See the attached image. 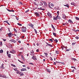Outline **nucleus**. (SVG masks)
Segmentation results:
<instances>
[{
  "label": "nucleus",
  "mask_w": 79,
  "mask_h": 79,
  "mask_svg": "<svg viewBox=\"0 0 79 79\" xmlns=\"http://www.w3.org/2000/svg\"><path fill=\"white\" fill-rule=\"evenodd\" d=\"M22 32H26V27H23L22 28Z\"/></svg>",
  "instance_id": "1"
},
{
  "label": "nucleus",
  "mask_w": 79,
  "mask_h": 79,
  "mask_svg": "<svg viewBox=\"0 0 79 79\" xmlns=\"http://www.w3.org/2000/svg\"><path fill=\"white\" fill-rule=\"evenodd\" d=\"M46 44H47V45L46 46V47H48V46H49V47H53V45H52L48 43L47 42H46Z\"/></svg>",
  "instance_id": "2"
},
{
  "label": "nucleus",
  "mask_w": 79,
  "mask_h": 79,
  "mask_svg": "<svg viewBox=\"0 0 79 79\" xmlns=\"http://www.w3.org/2000/svg\"><path fill=\"white\" fill-rule=\"evenodd\" d=\"M7 35L9 36V37H11V36L13 35V34H12V33H8Z\"/></svg>",
  "instance_id": "3"
},
{
  "label": "nucleus",
  "mask_w": 79,
  "mask_h": 79,
  "mask_svg": "<svg viewBox=\"0 0 79 79\" xmlns=\"http://www.w3.org/2000/svg\"><path fill=\"white\" fill-rule=\"evenodd\" d=\"M10 41L12 42H13V43H16V41H15L14 39H11L10 40Z\"/></svg>",
  "instance_id": "4"
},
{
  "label": "nucleus",
  "mask_w": 79,
  "mask_h": 79,
  "mask_svg": "<svg viewBox=\"0 0 79 79\" xmlns=\"http://www.w3.org/2000/svg\"><path fill=\"white\" fill-rule=\"evenodd\" d=\"M47 15L50 18H52V14H51V13H47Z\"/></svg>",
  "instance_id": "5"
},
{
  "label": "nucleus",
  "mask_w": 79,
  "mask_h": 79,
  "mask_svg": "<svg viewBox=\"0 0 79 79\" xmlns=\"http://www.w3.org/2000/svg\"><path fill=\"white\" fill-rule=\"evenodd\" d=\"M34 26V25L33 24H32L31 23H30V24H29V26H30V27H32L33 29H34V28L33 27Z\"/></svg>",
  "instance_id": "6"
},
{
  "label": "nucleus",
  "mask_w": 79,
  "mask_h": 79,
  "mask_svg": "<svg viewBox=\"0 0 79 79\" xmlns=\"http://www.w3.org/2000/svg\"><path fill=\"white\" fill-rule=\"evenodd\" d=\"M36 56H33L32 57H31L32 59H33L34 60H37V59L36 58H35Z\"/></svg>",
  "instance_id": "7"
},
{
  "label": "nucleus",
  "mask_w": 79,
  "mask_h": 79,
  "mask_svg": "<svg viewBox=\"0 0 79 79\" xmlns=\"http://www.w3.org/2000/svg\"><path fill=\"white\" fill-rule=\"evenodd\" d=\"M6 10H7V11H9L10 12H14L15 11H14V10H9V9H6Z\"/></svg>",
  "instance_id": "8"
},
{
  "label": "nucleus",
  "mask_w": 79,
  "mask_h": 79,
  "mask_svg": "<svg viewBox=\"0 0 79 79\" xmlns=\"http://www.w3.org/2000/svg\"><path fill=\"white\" fill-rule=\"evenodd\" d=\"M21 71H27V70L25 68H23L21 69Z\"/></svg>",
  "instance_id": "9"
},
{
  "label": "nucleus",
  "mask_w": 79,
  "mask_h": 79,
  "mask_svg": "<svg viewBox=\"0 0 79 79\" xmlns=\"http://www.w3.org/2000/svg\"><path fill=\"white\" fill-rule=\"evenodd\" d=\"M51 26L52 27V28L53 30L54 31H55V27H54V26H53V25L52 24H51Z\"/></svg>",
  "instance_id": "10"
},
{
  "label": "nucleus",
  "mask_w": 79,
  "mask_h": 79,
  "mask_svg": "<svg viewBox=\"0 0 79 79\" xmlns=\"http://www.w3.org/2000/svg\"><path fill=\"white\" fill-rule=\"evenodd\" d=\"M58 17V16H57L56 18L55 17V16H54L53 17V19L54 20H57V18Z\"/></svg>",
  "instance_id": "11"
},
{
  "label": "nucleus",
  "mask_w": 79,
  "mask_h": 79,
  "mask_svg": "<svg viewBox=\"0 0 79 79\" xmlns=\"http://www.w3.org/2000/svg\"><path fill=\"white\" fill-rule=\"evenodd\" d=\"M19 74H20V76H23L24 75V73H23L21 72H20L19 73Z\"/></svg>",
  "instance_id": "12"
},
{
  "label": "nucleus",
  "mask_w": 79,
  "mask_h": 79,
  "mask_svg": "<svg viewBox=\"0 0 79 79\" xmlns=\"http://www.w3.org/2000/svg\"><path fill=\"white\" fill-rule=\"evenodd\" d=\"M0 68H2V69H5V68L3 67V64L1 65V66H0Z\"/></svg>",
  "instance_id": "13"
},
{
  "label": "nucleus",
  "mask_w": 79,
  "mask_h": 79,
  "mask_svg": "<svg viewBox=\"0 0 79 79\" xmlns=\"http://www.w3.org/2000/svg\"><path fill=\"white\" fill-rule=\"evenodd\" d=\"M35 15H36L37 16H39V14L37 12H36L35 13Z\"/></svg>",
  "instance_id": "14"
},
{
  "label": "nucleus",
  "mask_w": 79,
  "mask_h": 79,
  "mask_svg": "<svg viewBox=\"0 0 79 79\" xmlns=\"http://www.w3.org/2000/svg\"><path fill=\"white\" fill-rule=\"evenodd\" d=\"M44 54L45 55V56L46 57H47V56H48V53L44 52Z\"/></svg>",
  "instance_id": "15"
},
{
  "label": "nucleus",
  "mask_w": 79,
  "mask_h": 79,
  "mask_svg": "<svg viewBox=\"0 0 79 79\" xmlns=\"http://www.w3.org/2000/svg\"><path fill=\"white\" fill-rule=\"evenodd\" d=\"M63 18L64 19H65V18H66V15H65L64 14L63 15Z\"/></svg>",
  "instance_id": "16"
},
{
  "label": "nucleus",
  "mask_w": 79,
  "mask_h": 79,
  "mask_svg": "<svg viewBox=\"0 0 79 79\" xmlns=\"http://www.w3.org/2000/svg\"><path fill=\"white\" fill-rule=\"evenodd\" d=\"M38 10H44V9L42 8V7H40V8H38Z\"/></svg>",
  "instance_id": "17"
},
{
  "label": "nucleus",
  "mask_w": 79,
  "mask_h": 79,
  "mask_svg": "<svg viewBox=\"0 0 79 79\" xmlns=\"http://www.w3.org/2000/svg\"><path fill=\"white\" fill-rule=\"evenodd\" d=\"M53 34L55 37H56V33L53 32Z\"/></svg>",
  "instance_id": "18"
},
{
  "label": "nucleus",
  "mask_w": 79,
  "mask_h": 79,
  "mask_svg": "<svg viewBox=\"0 0 79 79\" xmlns=\"http://www.w3.org/2000/svg\"><path fill=\"white\" fill-rule=\"evenodd\" d=\"M43 3H44V5H45V6H47V3H46L45 2L43 1Z\"/></svg>",
  "instance_id": "19"
},
{
  "label": "nucleus",
  "mask_w": 79,
  "mask_h": 79,
  "mask_svg": "<svg viewBox=\"0 0 79 79\" xmlns=\"http://www.w3.org/2000/svg\"><path fill=\"white\" fill-rule=\"evenodd\" d=\"M34 51H33V50L31 51V55H32V54H33V53H34Z\"/></svg>",
  "instance_id": "20"
},
{
  "label": "nucleus",
  "mask_w": 79,
  "mask_h": 79,
  "mask_svg": "<svg viewBox=\"0 0 79 79\" xmlns=\"http://www.w3.org/2000/svg\"><path fill=\"white\" fill-rule=\"evenodd\" d=\"M57 19H60L61 18L58 16V14L57 15Z\"/></svg>",
  "instance_id": "21"
},
{
  "label": "nucleus",
  "mask_w": 79,
  "mask_h": 79,
  "mask_svg": "<svg viewBox=\"0 0 79 79\" xmlns=\"http://www.w3.org/2000/svg\"><path fill=\"white\" fill-rule=\"evenodd\" d=\"M21 58L23 60H24V56H23V55H21Z\"/></svg>",
  "instance_id": "22"
},
{
  "label": "nucleus",
  "mask_w": 79,
  "mask_h": 79,
  "mask_svg": "<svg viewBox=\"0 0 79 79\" xmlns=\"http://www.w3.org/2000/svg\"><path fill=\"white\" fill-rule=\"evenodd\" d=\"M71 60H74V61H76L77 60L76 59H75V58H71Z\"/></svg>",
  "instance_id": "23"
},
{
  "label": "nucleus",
  "mask_w": 79,
  "mask_h": 79,
  "mask_svg": "<svg viewBox=\"0 0 79 79\" xmlns=\"http://www.w3.org/2000/svg\"><path fill=\"white\" fill-rule=\"evenodd\" d=\"M0 53H3V50L1 49L0 50Z\"/></svg>",
  "instance_id": "24"
},
{
  "label": "nucleus",
  "mask_w": 79,
  "mask_h": 79,
  "mask_svg": "<svg viewBox=\"0 0 79 79\" xmlns=\"http://www.w3.org/2000/svg\"><path fill=\"white\" fill-rule=\"evenodd\" d=\"M69 22L71 24H73V22H72V21L70 19H69Z\"/></svg>",
  "instance_id": "25"
},
{
  "label": "nucleus",
  "mask_w": 79,
  "mask_h": 79,
  "mask_svg": "<svg viewBox=\"0 0 79 79\" xmlns=\"http://www.w3.org/2000/svg\"><path fill=\"white\" fill-rule=\"evenodd\" d=\"M64 6H67L68 8H69V5L68 4H67L65 5H64Z\"/></svg>",
  "instance_id": "26"
},
{
  "label": "nucleus",
  "mask_w": 79,
  "mask_h": 79,
  "mask_svg": "<svg viewBox=\"0 0 79 79\" xmlns=\"http://www.w3.org/2000/svg\"><path fill=\"white\" fill-rule=\"evenodd\" d=\"M34 31L35 32L36 34H37V30H36V29H34Z\"/></svg>",
  "instance_id": "27"
},
{
  "label": "nucleus",
  "mask_w": 79,
  "mask_h": 79,
  "mask_svg": "<svg viewBox=\"0 0 79 79\" xmlns=\"http://www.w3.org/2000/svg\"><path fill=\"white\" fill-rule=\"evenodd\" d=\"M14 69L15 71H18V70L16 68L15 69Z\"/></svg>",
  "instance_id": "28"
},
{
  "label": "nucleus",
  "mask_w": 79,
  "mask_h": 79,
  "mask_svg": "<svg viewBox=\"0 0 79 79\" xmlns=\"http://www.w3.org/2000/svg\"><path fill=\"white\" fill-rule=\"evenodd\" d=\"M0 45H1V46H2V45H3V44H2V42L1 41L0 42Z\"/></svg>",
  "instance_id": "29"
},
{
  "label": "nucleus",
  "mask_w": 79,
  "mask_h": 79,
  "mask_svg": "<svg viewBox=\"0 0 79 79\" xmlns=\"http://www.w3.org/2000/svg\"><path fill=\"white\" fill-rule=\"evenodd\" d=\"M76 19H77V20H78L79 21V18L77 17H76Z\"/></svg>",
  "instance_id": "30"
},
{
  "label": "nucleus",
  "mask_w": 79,
  "mask_h": 79,
  "mask_svg": "<svg viewBox=\"0 0 79 79\" xmlns=\"http://www.w3.org/2000/svg\"><path fill=\"white\" fill-rule=\"evenodd\" d=\"M56 54H59V52H58V51H56Z\"/></svg>",
  "instance_id": "31"
},
{
  "label": "nucleus",
  "mask_w": 79,
  "mask_h": 79,
  "mask_svg": "<svg viewBox=\"0 0 79 79\" xmlns=\"http://www.w3.org/2000/svg\"><path fill=\"white\" fill-rule=\"evenodd\" d=\"M54 41H55V42H56V43L58 42V40H57V39H55Z\"/></svg>",
  "instance_id": "32"
},
{
  "label": "nucleus",
  "mask_w": 79,
  "mask_h": 79,
  "mask_svg": "<svg viewBox=\"0 0 79 79\" xmlns=\"http://www.w3.org/2000/svg\"><path fill=\"white\" fill-rule=\"evenodd\" d=\"M8 57H9V58H10L11 57V54H8Z\"/></svg>",
  "instance_id": "33"
},
{
  "label": "nucleus",
  "mask_w": 79,
  "mask_h": 79,
  "mask_svg": "<svg viewBox=\"0 0 79 79\" xmlns=\"http://www.w3.org/2000/svg\"><path fill=\"white\" fill-rule=\"evenodd\" d=\"M2 77L3 78H6V77L5 75H3L2 76Z\"/></svg>",
  "instance_id": "34"
},
{
  "label": "nucleus",
  "mask_w": 79,
  "mask_h": 79,
  "mask_svg": "<svg viewBox=\"0 0 79 79\" xmlns=\"http://www.w3.org/2000/svg\"><path fill=\"white\" fill-rule=\"evenodd\" d=\"M17 24L19 26H22V24H19V23H17Z\"/></svg>",
  "instance_id": "35"
},
{
  "label": "nucleus",
  "mask_w": 79,
  "mask_h": 79,
  "mask_svg": "<svg viewBox=\"0 0 79 79\" xmlns=\"http://www.w3.org/2000/svg\"><path fill=\"white\" fill-rule=\"evenodd\" d=\"M14 31H15V32H17V30L15 28H14Z\"/></svg>",
  "instance_id": "36"
},
{
  "label": "nucleus",
  "mask_w": 79,
  "mask_h": 79,
  "mask_svg": "<svg viewBox=\"0 0 79 79\" xmlns=\"http://www.w3.org/2000/svg\"><path fill=\"white\" fill-rule=\"evenodd\" d=\"M76 43H72V45H75V44H76Z\"/></svg>",
  "instance_id": "37"
},
{
  "label": "nucleus",
  "mask_w": 79,
  "mask_h": 79,
  "mask_svg": "<svg viewBox=\"0 0 79 79\" xmlns=\"http://www.w3.org/2000/svg\"><path fill=\"white\" fill-rule=\"evenodd\" d=\"M29 10L28 9L27 10H26V11L25 12V13H27L28 12H29Z\"/></svg>",
  "instance_id": "38"
},
{
  "label": "nucleus",
  "mask_w": 79,
  "mask_h": 79,
  "mask_svg": "<svg viewBox=\"0 0 79 79\" xmlns=\"http://www.w3.org/2000/svg\"><path fill=\"white\" fill-rule=\"evenodd\" d=\"M19 4H20V5H23V3H22L21 2H19Z\"/></svg>",
  "instance_id": "39"
},
{
  "label": "nucleus",
  "mask_w": 79,
  "mask_h": 79,
  "mask_svg": "<svg viewBox=\"0 0 79 79\" xmlns=\"http://www.w3.org/2000/svg\"><path fill=\"white\" fill-rule=\"evenodd\" d=\"M75 39H79V37L77 36H76L75 37Z\"/></svg>",
  "instance_id": "40"
},
{
  "label": "nucleus",
  "mask_w": 79,
  "mask_h": 79,
  "mask_svg": "<svg viewBox=\"0 0 79 79\" xmlns=\"http://www.w3.org/2000/svg\"><path fill=\"white\" fill-rule=\"evenodd\" d=\"M47 71L48 72V73H50V72H51L50 71L49 69H47Z\"/></svg>",
  "instance_id": "41"
},
{
  "label": "nucleus",
  "mask_w": 79,
  "mask_h": 79,
  "mask_svg": "<svg viewBox=\"0 0 79 79\" xmlns=\"http://www.w3.org/2000/svg\"><path fill=\"white\" fill-rule=\"evenodd\" d=\"M49 41H51V42H53V40H52V39H50Z\"/></svg>",
  "instance_id": "42"
},
{
  "label": "nucleus",
  "mask_w": 79,
  "mask_h": 79,
  "mask_svg": "<svg viewBox=\"0 0 79 79\" xmlns=\"http://www.w3.org/2000/svg\"><path fill=\"white\" fill-rule=\"evenodd\" d=\"M39 51H40L39 49H37L36 50V52H39Z\"/></svg>",
  "instance_id": "43"
},
{
  "label": "nucleus",
  "mask_w": 79,
  "mask_h": 79,
  "mask_svg": "<svg viewBox=\"0 0 79 79\" xmlns=\"http://www.w3.org/2000/svg\"><path fill=\"white\" fill-rule=\"evenodd\" d=\"M18 61H19V62H20V63H23V62L21 61L20 60H19V59H18Z\"/></svg>",
  "instance_id": "44"
},
{
  "label": "nucleus",
  "mask_w": 79,
  "mask_h": 79,
  "mask_svg": "<svg viewBox=\"0 0 79 79\" xmlns=\"http://www.w3.org/2000/svg\"><path fill=\"white\" fill-rule=\"evenodd\" d=\"M17 72H16V73H17V74H19V71L18 70V71H17Z\"/></svg>",
  "instance_id": "45"
},
{
  "label": "nucleus",
  "mask_w": 79,
  "mask_h": 79,
  "mask_svg": "<svg viewBox=\"0 0 79 79\" xmlns=\"http://www.w3.org/2000/svg\"><path fill=\"white\" fill-rule=\"evenodd\" d=\"M3 75L2 74H0V77H2Z\"/></svg>",
  "instance_id": "46"
},
{
  "label": "nucleus",
  "mask_w": 79,
  "mask_h": 79,
  "mask_svg": "<svg viewBox=\"0 0 79 79\" xmlns=\"http://www.w3.org/2000/svg\"><path fill=\"white\" fill-rule=\"evenodd\" d=\"M51 6H54V5H53V4H52V3H51Z\"/></svg>",
  "instance_id": "47"
},
{
  "label": "nucleus",
  "mask_w": 79,
  "mask_h": 79,
  "mask_svg": "<svg viewBox=\"0 0 79 79\" xmlns=\"http://www.w3.org/2000/svg\"><path fill=\"white\" fill-rule=\"evenodd\" d=\"M29 64H31V65H34V64H33V63H29Z\"/></svg>",
  "instance_id": "48"
},
{
  "label": "nucleus",
  "mask_w": 79,
  "mask_h": 79,
  "mask_svg": "<svg viewBox=\"0 0 79 79\" xmlns=\"http://www.w3.org/2000/svg\"><path fill=\"white\" fill-rule=\"evenodd\" d=\"M50 60H51V61H52V60H53V59H52V57H50Z\"/></svg>",
  "instance_id": "49"
},
{
  "label": "nucleus",
  "mask_w": 79,
  "mask_h": 79,
  "mask_svg": "<svg viewBox=\"0 0 79 79\" xmlns=\"http://www.w3.org/2000/svg\"><path fill=\"white\" fill-rule=\"evenodd\" d=\"M12 66H14V67H16V65H15L12 64Z\"/></svg>",
  "instance_id": "50"
},
{
  "label": "nucleus",
  "mask_w": 79,
  "mask_h": 79,
  "mask_svg": "<svg viewBox=\"0 0 79 79\" xmlns=\"http://www.w3.org/2000/svg\"><path fill=\"white\" fill-rule=\"evenodd\" d=\"M4 23H6L8 22V20L5 21H4Z\"/></svg>",
  "instance_id": "51"
},
{
  "label": "nucleus",
  "mask_w": 79,
  "mask_h": 79,
  "mask_svg": "<svg viewBox=\"0 0 79 79\" xmlns=\"http://www.w3.org/2000/svg\"><path fill=\"white\" fill-rule=\"evenodd\" d=\"M71 5H74V3L73 2H72L71 3Z\"/></svg>",
  "instance_id": "52"
},
{
  "label": "nucleus",
  "mask_w": 79,
  "mask_h": 79,
  "mask_svg": "<svg viewBox=\"0 0 79 79\" xmlns=\"http://www.w3.org/2000/svg\"><path fill=\"white\" fill-rule=\"evenodd\" d=\"M16 18L17 20H19V19L18 18V17H16Z\"/></svg>",
  "instance_id": "53"
},
{
  "label": "nucleus",
  "mask_w": 79,
  "mask_h": 79,
  "mask_svg": "<svg viewBox=\"0 0 79 79\" xmlns=\"http://www.w3.org/2000/svg\"><path fill=\"white\" fill-rule=\"evenodd\" d=\"M18 42L19 43V44H21V41L20 40L18 41Z\"/></svg>",
  "instance_id": "54"
},
{
  "label": "nucleus",
  "mask_w": 79,
  "mask_h": 79,
  "mask_svg": "<svg viewBox=\"0 0 79 79\" xmlns=\"http://www.w3.org/2000/svg\"><path fill=\"white\" fill-rule=\"evenodd\" d=\"M36 45H37V46H39V44L38 43H37Z\"/></svg>",
  "instance_id": "55"
},
{
  "label": "nucleus",
  "mask_w": 79,
  "mask_h": 79,
  "mask_svg": "<svg viewBox=\"0 0 79 79\" xmlns=\"http://www.w3.org/2000/svg\"><path fill=\"white\" fill-rule=\"evenodd\" d=\"M66 51L67 52H68V51H69V49H67Z\"/></svg>",
  "instance_id": "56"
},
{
  "label": "nucleus",
  "mask_w": 79,
  "mask_h": 79,
  "mask_svg": "<svg viewBox=\"0 0 79 79\" xmlns=\"http://www.w3.org/2000/svg\"><path fill=\"white\" fill-rule=\"evenodd\" d=\"M58 15H59V11H57V12Z\"/></svg>",
  "instance_id": "57"
},
{
  "label": "nucleus",
  "mask_w": 79,
  "mask_h": 79,
  "mask_svg": "<svg viewBox=\"0 0 79 79\" xmlns=\"http://www.w3.org/2000/svg\"><path fill=\"white\" fill-rule=\"evenodd\" d=\"M23 67H26V66L25 65H23Z\"/></svg>",
  "instance_id": "58"
},
{
  "label": "nucleus",
  "mask_w": 79,
  "mask_h": 79,
  "mask_svg": "<svg viewBox=\"0 0 79 79\" xmlns=\"http://www.w3.org/2000/svg\"><path fill=\"white\" fill-rule=\"evenodd\" d=\"M72 72L73 73V72H74V70L73 69V70H72Z\"/></svg>",
  "instance_id": "59"
},
{
  "label": "nucleus",
  "mask_w": 79,
  "mask_h": 79,
  "mask_svg": "<svg viewBox=\"0 0 79 79\" xmlns=\"http://www.w3.org/2000/svg\"><path fill=\"white\" fill-rule=\"evenodd\" d=\"M8 53H9V52L8 51H7V54L8 55Z\"/></svg>",
  "instance_id": "60"
},
{
  "label": "nucleus",
  "mask_w": 79,
  "mask_h": 79,
  "mask_svg": "<svg viewBox=\"0 0 79 79\" xmlns=\"http://www.w3.org/2000/svg\"><path fill=\"white\" fill-rule=\"evenodd\" d=\"M73 68H74V69H76V67H73Z\"/></svg>",
  "instance_id": "61"
},
{
  "label": "nucleus",
  "mask_w": 79,
  "mask_h": 79,
  "mask_svg": "<svg viewBox=\"0 0 79 79\" xmlns=\"http://www.w3.org/2000/svg\"><path fill=\"white\" fill-rule=\"evenodd\" d=\"M61 47L62 48V50H63V49H64V48H63V47L62 46H61Z\"/></svg>",
  "instance_id": "62"
},
{
  "label": "nucleus",
  "mask_w": 79,
  "mask_h": 79,
  "mask_svg": "<svg viewBox=\"0 0 79 79\" xmlns=\"http://www.w3.org/2000/svg\"><path fill=\"white\" fill-rule=\"evenodd\" d=\"M53 63H54V64H56V63H55V62H54Z\"/></svg>",
  "instance_id": "63"
},
{
  "label": "nucleus",
  "mask_w": 79,
  "mask_h": 79,
  "mask_svg": "<svg viewBox=\"0 0 79 79\" xmlns=\"http://www.w3.org/2000/svg\"><path fill=\"white\" fill-rule=\"evenodd\" d=\"M3 40H4V41H6V39H3Z\"/></svg>",
  "instance_id": "64"
}]
</instances>
